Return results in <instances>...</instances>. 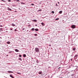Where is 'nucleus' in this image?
I'll return each mask as SVG.
<instances>
[{
	"mask_svg": "<svg viewBox=\"0 0 78 78\" xmlns=\"http://www.w3.org/2000/svg\"><path fill=\"white\" fill-rule=\"evenodd\" d=\"M56 6H58V5H57V4H56Z\"/></svg>",
	"mask_w": 78,
	"mask_h": 78,
	"instance_id": "obj_36",
	"label": "nucleus"
},
{
	"mask_svg": "<svg viewBox=\"0 0 78 78\" xmlns=\"http://www.w3.org/2000/svg\"><path fill=\"white\" fill-rule=\"evenodd\" d=\"M8 2H11V0H8Z\"/></svg>",
	"mask_w": 78,
	"mask_h": 78,
	"instance_id": "obj_29",
	"label": "nucleus"
},
{
	"mask_svg": "<svg viewBox=\"0 0 78 78\" xmlns=\"http://www.w3.org/2000/svg\"><path fill=\"white\" fill-rule=\"evenodd\" d=\"M42 11V9H40L38 10V11Z\"/></svg>",
	"mask_w": 78,
	"mask_h": 78,
	"instance_id": "obj_22",
	"label": "nucleus"
},
{
	"mask_svg": "<svg viewBox=\"0 0 78 78\" xmlns=\"http://www.w3.org/2000/svg\"><path fill=\"white\" fill-rule=\"evenodd\" d=\"M12 30V29H11V30Z\"/></svg>",
	"mask_w": 78,
	"mask_h": 78,
	"instance_id": "obj_33",
	"label": "nucleus"
},
{
	"mask_svg": "<svg viewBox=\"0 0 78 78\" xmlns=\"http://www.w3.org/2000/svg\"><path fill=\"white\" fill-rule=\"evenodd\" d=\"M35 30L36 31H39V29H35Z\"/></svg>",
	"mask_w": 78,
	"mask_h": 78,
	"instance_id": "obj_10",
	"label": "nucleus"
},
{
	"mask_svg": "<svg viewBox=\"0 0 78 78\" xmlns=\"http://www.w3.org/2000/svg\"><path fill=\"white\" fill-rule=\"evenodd\" d=\"M35 50L36 52H39V48H35Z\"/></svg>",
	"mask_w": 78,
	"mask_h": 78,
	"instance_id": "obj_1",
	"label": "nucleus"
},
{
	"mask_svg": "<svg viewBox=\"0 0 78 78\" xmlns=\"http://www.w3.org/2000/svg\"><path fill=\"white\" fill-rule=\"evenodd\" d=\"M59 18H57V19H55V20H59Z\"/></svg>",
	"mask_w": 78,
	"mask_h": 78,
	"instance_id": "obj_26",
	"label": "nucleus"
},
{
	"mask_svg": "<svg viewBox=\"0 0 78 78\" xmlns=\"http://www.w3.org/2000/svg\"><path fill=\"white\" fill-rule=\"evenodd\" d=\"M10 77H11V78H14V77H13L12 75H10Z\"/></svg>",
	"mask_w": 78,
	"mask_h": 78,
	"instance_id": "obj_6",
	"label": "nucleus"
},
{
	"mask_svg": "<svg viewBox=\"0 0 78 78\" xmlns=\"http://www.w3.org/2000/svg\"><path fill=\"white\" fill-rule=\"evenodd\" d=\"M8 10H9V11H11V9L9 8V7L8 8Z\"/></svg>",
	"mask_w": 78,
	"mask_h": 78,
	"instance_id": "obj_8",
	"label": "nucleus"
},
{
	"mask_svg": "<svg viewBox=\"0 0 78 78\" xmlns=\"http://www.w3.org/2000/svg\"><path fill=\"white\" fill-rule=\"evenodd\" d=\"M34 28H32V31H34Z\"/></svg>",
	"mask_w": 78,
	"mask_h": 78,
	"instance_id": "obj_13",
	"label": "nucleus"
},
{
	"mask_svg": "<svg viewBox=\"0 0 78 78\" xmlns=\"http://www.w3.org/2000/svg\"><path fill=\"white\" fill-rule=\"evenodd\" d=\"M36 62L37 63H39V61H38V60H37Z\"/></svg>",
	"mask_w": 78,
	"mask_h": 78,
	"instance_id": "obj_20",
	"label": "nucleus"
},
{
	"mask_svg": "<svg viewBox=\"0 0 78 78\" xmlns=\"http://www.w3.org/2000/svg\"><path fill=\"white\" fill-rule=\"evenodd\" d=\"M2 0V2H6V1H4L3 0Z\"/></svg>",
	"mask_w": 78,
	"mask_h": 78,
	"instance_id": "obj_16",
	"label": "nucleus"
},
{
	"mask_svg": "<svg viewBox=\"0 0 78 78\" xmlns=\"http://www.w3.org/2000/svg\"><path fill=\"white\" fill-rule=\"evenodd\" d=\"M32 21H34V22H37V20H32Z\"/></svg>",
	"mask_w": 78,
	"mask_h": 78,
	"instance_id": "obj_4",
	"label": "nucleus"
},
{
	"mask_svg": "<svg viewBox=\"0 0 78 78\" xmlns=\"http://www.w3.org/2000/svg\"><path fill=\"white\" fill-rule=\"evenodd\" d=\"M6 56H8V55H6Z\"/></svg>",
	"mask_w": 78,
	"mask_h": 78,
	"instance_id": "obj_37",
	"label": "nucleus"
},
{
	"mask_svg": "<svg viewBox=\"0 0 78 78\" xmlns=\"http://www.w3.org/2000/svg\"><path fill=\"white\" fill-rule=\"evenodd\" d=\"M8 73H13V72L11 71H8Z\"/></svg>",
	"mask_w": 78,
	"mask_h": 78,
	"instance_id": "obj_3",
	"label": "nucleus"
},
{
	"mask_svg": "<svg viewBox=\"0 0 78 78\" xmlns=\"http://www.w3.org/2000/svg\"><path fill=\"white\" fill-rule=\"evenodd\" d=\"M42 73H41V72H39V74H41Z\"/></svg>",
	"mask_w": 78,
	"mask_h": 78,
	"instance_id": "obj_27",
	"label": "nucleus"
},
{
	"mask_svg": "<svg viewBox=\"0 0 78 78\" xmlns=\"http://www.w3.org/2000/svg\"><path fill=\"white\" fill-rule=\"evenodd\" d=\"M73 59H71V61H72Z\"/></svg>",
	"mask_w": 78,
	"mask_h": 78,
	"instance_id": "obj_32",
	"label": "nucleus"
},
{
	"mask_svg": "<svg viewBox=\"0 0 78 78\" xmlns=\"http://www.w3.org/2000/svg\"><path fill=\"white\" fill-rule=\"evenodd\" d=\"M34 35L35 36H37V34H35Z\"/></svg>",
	"mask_w": 78,
	"mask_h": 78,
	"instance_id": "obj_19",
	"label": "nucleus"
},
{
	"mask_svg": "<svg viewBox=\"0 0 78 78\" xmlns=\"http://www.w3.org/2000/svg\"><path fill=\"white\" fill-rule=\"evenodd\" d=\"M15 51L16 52H19V50H18V49H15Z\"/></svg>",
	"mask_w": 78,
	"mask_h": 78,
	"instance_id": "obj_5",
	"label": "nucleus"
},
{
	"mask_svg": "<svg viewBox=\"0 0 78 78\" xmlns=\"http://www.w3.org/2000/svg\"><path fill=\"white\" fill-rule=\"evenodd\" d=\"M16 73H17V74H20V73H18V72H17Z\"/></svg>",
	"mask_w": 78,
	"mask_h": 78,
	"instance_id": "obj_25",
	"label": "nucleus"
},
{
	"mask_svg": "<svg viewBox=\"0 0 78 78\" xmlns=\"http://www.w3.org/2000/svg\"><path fill=\"white\" fill-rule=\"evenodd\" d=\"M58 3H59V2H58Z\"/></svg>",
	"mask_w": 78,
	"mask_h": 78,
	"instance_id": "obj_35",
	"label": "nucleus"
},
{
	"mask_svg": "<svg viewBox=\"0 0 78 78\" xmlns=\"http://www.w3.org/2000/svg\"><path fill=\"white\" fill-rule=\"evenodd\" d=\"M19 0H17L16 1V2H19Z\"/></svg>",
	"mask_w": 78,
	"mask_h": 78,
	"instance_id": "obj_28",
	"label": "nucleus"
},
{
	"mask_svg": "<svg viewBox=\"0 0 78 78\" xmlns=\"http://www.w3.org/2000/svg\"><path fill=\"white\" fill-rule=\"evenodd\" d=\"M12 26H15L16 25L14 24H12Z\"/></svg>",
	"mask_w": 78,
	"mask_h": 78,
	"instance_id": "obj_17",
	"label": "nucleus"
},
{
	"mask_svg": "<svg viewBox=\"0 0 78 78\" xmlns=\"http://www.w3.org/2000/svg\"><path fill=\"white\" fill-rule=\"evenodd\" d=\"M25 30V28H23V30Z\"/></svg>",
	"mask_w": 78,
	"mask_h": 78,
	"instance_id": "obj_31",
	"label": "nucleus"
},
{
	"mask_svg": "<svg viewBox=\"0 0 78 78\" xmlns=\"http://www.w3.org/2000/svg\"><path fill=\"white\" fill-rule=\"evenodd\" d=\"M78 56L77 55H75V57H76V56Z\"/></svg>",
	"mask_w": 78,
	"mask_h": 78,
	"instance_id": "obj_23",
	"label": "nucleus"
},
{
	"mask_svg": "<svg viewBox=\"0 0 78 78\" xmlns=\"http://www.w3.org/2000/svg\"><path fill=\"white\" fill-rule=\"evenodd\" d=\"M14 30H15V31H17V30L15 29Z\"/></svg>",
	"mask_w": 78,
	"mask_h": 78,
	"instance_id": "obj_30",
	"label": "nucleus"
},
{
	"mask_svg": "<svg viewBox=\"0 0 78 78\" xmlns=\"http://www.w3.org/2000/svg\"><path fill=\"white\" fill-rule=\"evenodd\" d=\"M71 28H73V29L75 28V25H72L71 26Z\"/></svg>",
	"mask_w": 78,
	"mask_h": 78,
	"instance_id": "obj_2",
	"label": "nucleus"
},
{
	"mask_svg": "<svg viewBox=\"0 0 78 78\" xmlns=\"http://www.w3.org/2000/svg\"><path fill=\"white\" fill-rule=\"evenodd\" d=\"M75 50H76V48H74L73 49V51H75Z\"/></svg>",
	"mask_w": 78,
	"mask_h": 78,
	"instance_id": "obj_12",
	"label": "nucleus"
},
{
	"mask_svg": "<svg viewBox=\"0 0 78 78\" xmlns=\"http://www.w3.org/2000/svg\"><path fill=\"white\" fill-rule=\"evenodd\" d=\"M7 43L8 44H11V42H10L9 41L7 42Z\"/></svg>",
	"mask_w": 78,
	"mask_h": 78,
	"instance_id": "obj_7",
	"label": "nucleus"
},
{
	"mask_svg": "<svg viewBox=\"0 0 78 78\" xmlns=\"http://www.w3.org/2000/svg\"><path fill=\"white\" fill-rule=\"evenodd\" d=\"M19 56H20V57H22V55H19Z\"/></svg>",
	"mask_w": 78,
	"mask_h": 78,
	"instance_id": "obj_24",
	"label": "nucleus"
},
{
	"mask_svg": "<svg viewBox=\"0 0 78 78\" xmlns=\"http://www.w3.org/2000/svg\"><path fill=\"white\" fill-rule=\"evenodd\" d=\"M41 24L43 26H44V25H45V24H44V23H41Z\"/></svg>",
	"mask_w": 78,
	"mask_h": 78,
	"instance_id": "obj_11",
	"label": "nucleus"
},
{
	"mask_svg": "<svg viewBox=\"0 0 78 78\" xmlns=\"http://www.w3.org/2000/svg\"><path fill=\"white\" fill-rule=\"evenodd\" d=\"M62 11H60L59 12V14H62Z\"/></svg>",
	"mask_w": 78,
	"mask_h": 78,
	"instance_id": "obj_9",
	"label": "nucleus"
},
{
	"mask_svg": "<svg viewBox=\"0 0 78 78\" xmlns=\"http://www.w3.org/2000/svg\"><path fill=\"white\" fill-rule=\"evenodd\" d=\"M60 67H59L58 69H60Z\"/></svg>",
	"mask_w": 78,
	"mask_h": 78,
	"instance_id": "obj_34",
	"label": "nucleus"
},
{
	"mask_svg": "<svg viewBox=\"0 0 78 78\" xmlns=\"http://www.w3.org/2000/svg\"><path fill=\"white\" fill-rule=\"evenodd\" d=\"M51 12L52 13H53V14H54V13H55V12L53 11H52Z\"/></svg>",
	"mask_w": 78,
	"mask_h": 78,
	"instance_id": "obj_15",
	"label": "nucleus"
},
{
	"mask_svg": "<svg viewBox=\"0 0 78 78\" xmlns=\"http://www.w3.org/2000/svg\"><path fill=\"white\" fill-rule=\"evenodd\" d=\"M31 5L32 6H34V4H32Z\"/></svg>",
	"mask_w": 78,
	"mask_h": 78,
	"instance_id": "obj_21",
	"label": "nucleus"
},
{
	"mask_svg": "<svg viewBox=\"0 0 78 78\" xmlns=\"http://www.w3.org/2000/svg\"><path fill=\"white\" fill-rule=\"evenodd\" d=\"M19 60H20V61H22V59H21V58H19Z\"/></svg>",
	"mask_w": 78,
	"mask_h": 78,
	"instance_id": "obj_18",
	"label": "nucleus"
},
{
	"mask_svg": "<svg viewBox=\"0 0 78 78\" xmlns=\"http://www.w3.org/2000/svg\"><path fill=\"white\" fill-rule=\"evenodd\" d=\"M26 55H25V54H24L23 55V57H25L26 56Z\"/></svg>",
	"mask_w": 78,
	"mask_h": 78,
	"instance_id": "obj_14",
	"label": "nucleus"
},
{
	"mask_svg": "<svg viewBox=\"0 0 78 78\" xmlns=\"http://www.w3.org/2000/svg\"><path fill=\"white\" fill-rule=\"evenodd\" d=\"M29 26H30V25H29Z\"/></svg>",
	"mask_w": 78,
	"mask_h": 78,
	"instance_id": "obj_38",
	"label": "nucleus"
}]
</instances>
